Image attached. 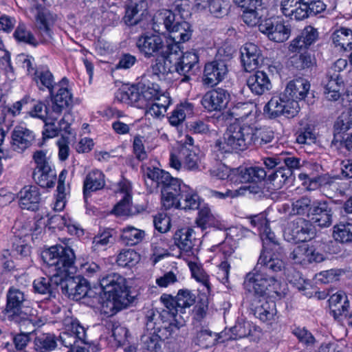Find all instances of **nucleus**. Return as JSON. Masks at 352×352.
Listing matches in <instances>:
<instances>
[{
	"label": "nucleus",
	"instance_id": "33",
	"mask_svg": "<svg viewBox=\"0 0 352 352\" xmlns=\"http://www.w3.org/2000/svg\"><path fill=\"white\" fill-rule=\"evenodd\" d=\"M239 173V183H258L267 177V172L259 166H240Z\"/></svg>",
	"mask_w": 352,
	"mask_h": 352
},
{
	"label": "nucleus",
	"instance_id": "51",
	"mask_svg": "<svg viewBox=\"0 0 352 352\" xmlns=\"http://www.w3.org/2000/svg\"><path fill=\"white\" fill-rule=\"evenodd\" d=\"M188 265L190 270L192 277L206 287L207 292L209 293L210 292L209 276L204 271L202 266L192 261L189 262Z\"/></svg>",
	"mask_w": 352,
	"mask_h": 352
},
{
	"label": "nucleus",
	"instance_id": "49",
	"mask_svg": "<svg viewBox=\"0 0 352 352\" xmlns=\"http://www.w3.org/2000/svg\"><path fill=\"white\" fill-rule=\"evenodd\" d=\"M14 37L19 43H23L34 47L38 45V41L34 34L23 23L19 24L16 27L14 32Z\"/></svg>",
	"mask_w": 352,
	"mask_h": 352
},
{
	"label": "nucleus",
	"instance_id": "17",
	"mask_svg": "<svg viewBox=\"0 0 352 352\" xmlns=\"http://www.w3.org/2000/svg\"><path fill=\"white\" fill-rule=\"evenodd\" d=\"M228 74V68L225 60L215 58L205 65L202 82L208 87H213L222 82Z\"/></svg>",
	"mask_w": 352,
	"mask_h": 352
},
{
	"label": "nucleus",
	"instance_id": "34",
	"mask_svg": "<svg viewBox=\"0 0 352 352\" xmlns=\"http://www.w3.org/2000/svg\"><path fill=\"white\" fill-rule=\"evenodd\" d=\"M30 103V109L28 111L31 117L39 118L45 120L47 118L52 121H56L58 118L56 115L52 113V107H47L43 102L36 101L30 98L29 104Z\"/></svg>",
	"mask_w": 352,
	"mask_h": 352
},
{
	"label": "nucleus",
	"instance_id": "45",
	"mask_svg": "<svg viewBox=\"0 0 352 352\" xmlns=\"http://www.w3.org/2000/svg\"><path fill=\"white\" fill-rule=\"evenodd\" d=\"M175 297L180 313H184L185 309L192 306L196 301V296L188 289H179Z\"/></svg>",
	"mask_w": 352,
	"mask_h": 352
},
{
	"label": "nucleus",
	"instance_id": "39",
	"mask_svg": "<svg viewBox=\"0 0 352 352\" xmlns=\"http://www.w3.org/2000/svg\"><path fill=\"white\" fill-rule=\"evenodd\" d=\"M226 334V331L220 333H215L208 329H201L197 332L194 342L203 348H208L214 345L220 338Z\"/></svg>",
	"mask_w": 352,
	"mask_h": 352
},
{
	"label": "nucleus",
	"instance_id": "21",
	"mask_svg": "<svg viewBox=\"0 0 352 352\" xmlns=\"http://www.w3.org/2000/svg\"><path fill=\"white\" fill-rule=\"evenodd\" d=\"M250 309L256 318L263 322L271 320L276 314V303L265 298L254 296L250 299Z\"/></svg>",
	"mask_w": 352,
	"mask_h": 352
},
{
	"label": "nucleus",
	"instance_id": "46",
	"mask_svg": "<svg viewBox=\"0 0 352 352\" xmlns=\"http://www.w3.org/2000/svg\"><path fill=\"white\" fill-rule=\"evenodd\" d=\"M137 47L141 54L145 57L150 58L154 54V34L146 32L139 37Z\"/></svg>",
	"mask_w": 352,
	"mask_h": 352
},
{
	"label": "nucleus",
	"instance_id": "23",
	"mask_svg": "<svg viewBox=\"0 0 352 352\" xmlns=\"http://www.w3.org/2000/svg\"><path fill=\"white\" fill-rule=\"evenodd\" d=\"M332 204L327 201H314L311 218L313 222L321 228L329 227L333 223Z\"/></svg>",
	"mask_w": 352,
	"mask_h": 352
},
{
	"label": "nucleus",
	"instance_id": "26",
	"mask_svg": "<svg viewBox=\"0 0 352 352\" xmlns=\"http://www.w3.org/2000/svg\"><path fill=\"white\" fill-rule=\"evenodd\" d=\"M68 80L63 78L62 80L56 85L58 87L57 94L55 96H51L52 113L56 114L58 118L62 111L67 109L72 102V94L67 89Z\"/></svg>",
	"mask_w": 352,
	"mask_h": 352
},
{
	"label": "nucleus",
	"instance_id": "40",
	"mask_svg": "<svg viewBox=\"0 0 352 352\" xmlns=\"http://www.w3.org/2000/svg\"><path fill=\"white\" fill-rule=\"evenodd\" d=\"M292 179V172L289 168H283L280 166L267 177V181L274 190L281 188Z\"/></svg>",
	"mask_w": 352,
	"mask_h": 352
},
{
	"label": "nucleus",
	"instance_id": "54",
	"mask_svg": "<svg viewBox=\"0 0 352 352\" xmlns=\"http://www.w3.org/2000/svg\"><path fill=\"white\" fill-rule=\"evenodd\" d=\"M50 278L40 277L34 280L33 287L34 292L41 294H48L49 296H55L54 289L56 285L51 281V274Z\"/></svg>",
	"mask_w": 352,
	"mask_h": 352
},
{
	"label": "nucleus",
	"instance_id": "47",
	"mask_svg": "<svg viewBox=\"0 0 352 352\" xmlns=\"http://www.w3.org/2000/svg\"><path fill=\"white\" fill-rule=\"evenodd\" d=\"M140 260V254L131 249L122 250L117 256L116 262L122 267H131Z\"/></svg>",
	"mask_w": 352,
	"mask_h": 352
},
{
	"label": "nucleus",
	"instance_id": "13",
	"mask_svg": "<svg viewBox=\"0 0 352 352\" xmlns=\"http://www.w3.org/2000/svg\"><path fill=\"white\" fill-rule=\"evenodd\" d=\"M346 66V60L340 58L334 63L327 74L326 81H324V94L328 100L336 101L340 98V90L343 84L340 72L345 69Z\"/></svg>",
	"mask_w": 352,
	"mask_h": 352
},
{
	"label": "nucleus",
	"instance_id": "7",
	"mask_svg": "<svg viewBox=\"0 0 352 352\" xmlns=\"http://www.w3.org/2000/svg\"><path fill=\"white\" fill-rule=\"evenodd\" d=\"M154 77L152 74H144L139 82V88L135 86L120 89L116 93V98L125 103L144 109L145 116L149 120L153 116L154 107Z\"/></svg>",
	"mask_w": 352,
	"mask_h": 352
},
{
	"label": "nucleus",
	"instance_id": "64",
	"mask_svg": "<svg viewBox=\"0 0 352 352\" xmlns=\"http://www.w3.org/2000/svg\"><path fill=\"white\" fill-rule=\"evenodd\" d=\"M289 17L296 21L303 20L310 16L307 2L302 0H297L294 8L291 10Z\"/></svg>",
	"mask_w": 352,
	"mask_h": 352
},
{
	"label": "nucleus",
	"instance_id": "24",
	"mask_svg": "<svg viewBox=\"0 0 352 352\" xmlns=\"http://www.w3.org/2000/svg\"><path fill=\"white\" fill-rule=\"evenodd\" d=\"M318 30L313 26H306L300 34L294 38L289 44V50L291 52H300L308 49L318 39Z\"/></svg>",
	"mask_w": 352,
	"mask_h": 352
},
{
	"label": "nucleus",
	"instance_id": "36",
	"mask_svg": "<svg viewBox=\"0 0 352 352\" xmlns=\"http://www.w3.org/2000/svg\"><path fill=\"white\" fill-rule=\"evenodd\" d=\"M311 184L312 188L322 187L324 190H331L336 193H343V190L340 188V179L337 177H331L327 175H320L313 179Z\"/></svg>",
	"mask_w": 352,
	"mask_h": 352
},
{
	"label": "nucleus",
	"instance_id": "15",
	"mask_svg": "<svg viewBox=\"0 0 352 352\" xmlns=\"http://www.w3.org/2000/svg\"><path fill=\"white\" fill-rule=\"evenodd\" d=\"M315 235V228L310 221L304 218H296L289 222L284 230V237L289 242H305Z\"/></svg>",
	"mask_w": 352,
	"mask_h": 352
},
{
	"label": "nucleus",
	"instance_id": "14",
	"mask_svg": "<svg viewBox=\"0 0 352 352\" xmlns=\"http://www.w3.org/2000/svg\"><path fill=\"white\" fill-rule=\"evenodd\" d=\"M196 147L188 148L186 145H181L171 153L170 165L176 170L183 166L187 170H195L199 168L200 159Z\"/></svg>",
	"mask_w": 352,
	"mask_h": 352
},
{
	"label": "nucleus",
	"instance_id": "35",
	"mask_svg": "<svg viewBox=\"0 0 352 352\" xmlns=\"http://www.w3.org/2000/svg\"><path fill=\"white\" fill-rule=\"evenodd\" d=\"M32 177L35 182L42 188H51L56 181V172L51 168L34 170Z\"/></svg>",
	"mask_w": 352,
	"mask_h": 352
},
{
	"label": "nucleus",
	"instance_id": "48",
	"mask_svg": "<svg viewBox=\"0 0 352 352\" xmlns=\"http://www.w3.org/2000/svg\"><path fill=\"white\" fill-rule=\"evenodd\" d=\"M30 97H25L22 100L14 102L11 107L2 106L0 111V124L6 121L7 115H11L12 117L18 116L23 107L29 104Z\"/></svg>",
	"mask_w": 352,
	"mask_h": 352
},
{
	"label": "nucleus",
	"instance_id": "19",
	"mask_svg": "<svg viewBox=\"0 0 352 352\" xmlns=\"http://www.w3.org/2000/svg\"><path fill=\"white\" fill-rule=\"evenodd\" d=\"M230 100L227 90L217 88L206 92L201 99V104L208 111H221L224 109Z\"/></svg>",
	"mask_w": 352,
	"mask_h": 352
},
{
	"label": "nucleus",
	"instance_id": "56",
	"mask_svg": "<svg viewBox=\"0 0 352 352\" xmlns=\"http://www.w3.org/2000/svg\"><path fill=\"white\" fill-rule=\"evenodd\" d=\"M311 248L307 245L296 247L289 254V258L295 263L307 265L309 263V254H311Z\"/></svg>",
	"mask_w": 352,
	"mask_h": 352
},
{
	"label": "nucleus",
	"instance_id": "10",
	"mask_svg": "<svg viewBox=\"0 0 352 352\" xmlns=\"http://www.w3.org/2000/svg\"><path fill=\"white\" fill-rule=\"evenodd\" d=\"M71 312L63 319L65 331L59 336L61 344L69 350H74L82 344H87L85 329L73 318Z\"/></svg>",
	"mask_w": 352,
	"mask_h": 352
},
{
	"label": "nucleus",
	"instance_id": "43",
	"mask_svg": "<svg viewBox=\"0 0 352 352\" xmlns=\"http://www.w3.org/2000/svg\"><path fill=\"white\" fill-rule=\"evenodd\" d=\"M31 332H20L18 333H12V344L7 342L5 344V348L10 352H15L16 351H23L25 349L28 343L30 342Z\"/></svg>",
	"mask_w": 352,
	"mask_h": 352
},
{
	"label": "nucleus",
	"instance_id": "29",
	"mask_svg": "<svg viewBox=\"0 0 352 352\" xmlns=\"http://www.w3.org/2000/svg\"><path fill=\"white\" fill-rule=\"evenodd\" d=\"M19 206L22 209L36 210L41 201V194L36 186H27L19 192Z\"/></svg>",
	"mask_w": 352,
	"mask_h": 352
},
{
	"label": "nucleus",
	"instance_id": "37",
	"mask_svg": "<svg viewBox=\"0 0 352 352\" xmlns=\"http://www.w3.org/2000/svg\"><path fill=\"white\" fill-rule=\"evenodd\" d=\"M34 80L40 89L46 88L49 90L50 96H53V89L56 84L54 82V76L47 67H41L35 70Z\"/></svg>",
	"mask_w": 352,
	"mask_h": 352
},
{
	"label": "nucleus",
	"instance_id": "4",
	"mask_svg": "<svg viewBox=\"0 0 352 352\" xmlns=\"http://www.w3.org/2000/svg\"><path fill=\"white\" fill-rule=\"evenodd\" d=\"M285 267V265L280 260L270 259L267 261L265 257L258 258L255 267L246 275L244 282L250 292L251 288L254 291L248 296L250 300L254 296L264 298L265 295L273 296V294L281 298L283 292L277 276Z\"/></svg>",
	"mask_w": 352,
	"mask_h": 352
},
{
	"label": "nucleus",
	"instance_id": "31",
	"mask_svg": "<svg viewBox=\"0 0 352 352\" xmlns=\"http://www.w3.org/2000/svg\"><path fill=\"white\" fill-rule=\"evenodd\" d=\"M105 186L104 175L99 170H93L85 177L83 183V195L85 201H87V198L92 192L101 190Z\"/></svg>",
	"mask_w": 352,
	"mask_h": 352
},
{
	"label": "nucleus",
	"instance_id": "27",
	"mask_svg": "<svg viewBox=\"0 0 352 352\" xmlns=\"http://www.w3.org/2000/svg\"><path fill=\"white\" fill-rule=\"evenodd\" d=\"M246 85L255 96H261L268 92L272 87L268 74L264 71L256 70L247 78Z\"/></svg>",
	"mask_w": 352,
	"mask_h": 352
},
{
	"label": "nucleus",
	"instance_id": "9",
	"mask_svg": "<svg viewBox=\"0 0 352 352\" xmlns=\"http://www.w3.org/2000/svg\"><path fill=\"white\" fill-rule=\"evenodd\" d=\"M101 290L113 305L126 306L129 302L126 279L117 273H111L100 280Z\"/></svg>",
	"mask_w": 352,
	"mask_h": 352
},
{
	"label": "nucleus",
	"instance_id": "60",
	"mask_svg": "<svg viewBox=\"0 0 352 352\" xmlns=\"http://www.w3.org/2000/svg\"><path fill=\"white\" fill-rule=\"evenodd\" d=\"M154 312H151L147 316V322L146 324V332L142 336V341L144 342L146 350L148 352L154 351V323L153 322Z\"/></svg>",
	"mask_w": 352,
	"mask_h": 352
},
{
	"label": "nucleus",
	"instance_id": "58",
	"mask_svg": "<svg viewBox=\"0 0 352 352\" xmlns=\"http://www.w3.org/2000/svg\"><path fill=\"white\" fill-rule=\"evenodd\" d=\"M291 63L295 68L302 70L313 67L316 64V58L310 53L305 52L294 56Z\"/></svg>",
	"mask_w": 352,
	"mask_h": 352
},
{
	"label": "nucleus",
	"instance_id": "44",
	"mask_svg": "<svg viewBox=\"0 0 352 352\" xmlns=\"http://www.w3.org/2000/svg\"><path fill=\"white\" fill-rule=\"evenodd\" d=\"M228 331L230 332V335L225 340H237L245 338L251 333V324L249 322L240 319Z\"/></svg>",
	"mask_w": 352,
	"mask_h": 352
},
{
	"label": "nucleus",
	"instance_id": "5",
	"mask_svg": "<svg viewBox=\"0 0 352 352\" xmlns=\"http://www.w3.org/2000/svg\"><path fill=\"white\" fill-rule=\"evenodd\" d=\"M285 267V265L280 260L270 259L267 261L265 257L258 258L255 267L246 275L244 282L250 292L251 288L254 291L248 296L250 300L254 296L264 298L265 295L273 296V294L281 298L283 292L277 276Z\"/></svg>",
	"mask_w": 352,
	"mask_h": 352
},
{
	"label": "nucleus",
	"instance_id": "30",
	"mask_svg": "<svg viewBox=\"0 0 352 352\" xmlns=\"http://www.w3.org/2000/svg\"><path fill=\"white\" fill-rule=\"evenodd\" d=\"M34 140L32 131L23 126H16L12 133V148L18 153H23L31 146Z\"/></svg>",
	"mask_w": 352,
	"mask_h": 352
},
{
	"label": "nucleus",
	"instance_id": "53",
	"mask_svg": "<svg viewBox=\"0 0 352 352\" xmlns=\"http://www.w3.org/2000/svg\"><path fill=\"white\" fill-rule=\"evenodd\" d=\"M144 232L133 227L124 228L121 234V239L127 245H135L143 239Z\"/></svg>",
	"mask_w": 352,
	"mask_h": 352
},
{
	"label": "nucleus",
	"instance_id": "16",
	"mask_svg": "<svg viewBox=\"0 0 352 352\" xmlns=\"http://www.w3.org/2000/svg\"><path fill=\"white\" fill-rule=\"evenodd\" d=\"M118 191L122 195V197L113 208L115 214L131 216L137 214L144 210L142 206L132 204V186L129 181L120 182Z\"/></svg>",
	"mask_w": 352,
	"mask_h": 352
},
{
	"label": "nucleus",
	"instance_id": "63",
	"mask_svg": "<svg viewBox=\"0 0 352 352\" xmlns=\"http://www.w3.org/2000/svg\"><path fill=\"white\" fill-rule=\"evenodd\" d=\"M208 9L215 17L221 18L228 14L230 3L226 0H210Z\"/></svg>",
	"mask_w": 352,
	"mask_h": 352
},
{
	"label": "nucleus",
	"instance_id": "42",
	"mask_svg": "<svg viewBox=\"0 0 352 352\" xmlns=\"http://www.w3.org/2000/svg\"><path fill=\"white\" fill-rule=\"evenodd\" d=\"M256 107L254 102H238L231 109V114L236 120L244 121L252 115Z\"/></svg>",
	"mask_w": 352,
	"mask_h": 352
},
{
	"label": "nucleus",
	"instance_id": "25",
	"mask_svg": "<svg viewBox=\"0 0 352 352\" xmlns=\"http://www.w3.org/2000/svg\"><path fill=\"white\" fill-rule=\"evenodd\" d=\"M241 62L246 72H250L262 64L263 58L257 45L245 43L241 49Z\"/></svg>",
	"mask_w": 352,
	"mask_h": 352
},
{
	"label": "nucleus",
	"instance_id": "18",
	"mask_svg": "<svg viewBox=\"0 0 352 352\" xmlns=\"http://www.w3.org/2000/svg\"><path fill=\"white\" fill-rule=\"evenodd\" d=\"M258 28L270 40L277 43L287 41L291 34L290 28L276 19H266L259 24Z\"/></svg>",
	"mask_w": 352,
	"mask_h": 352
},
{
	"label": "nucleus",
	"instance_id": "22",
	"mask_svg": "<svg viewBox=\"0 0 352 352\" xmlns=\"http://www.w3.org/2000/svg\"><path fill=\"white\" fill-rule=\"evenodd\" d=\"M56 21V16L49 11L38 12L36 17V27L42 42L50 43L54 40L52 28Z\"/></svg>",
	"mask_w": 352,
	"mask_h": 352
},
{
	"label": "nucleus",
	"instance_id": "6",
	"mask_svg": "<svg viewBox=\"0 0 352 352\" xmlns=\"http://www.w3.org/2000/svg\"><path fill=\"white\" fill-rule=\"evenodd\" d=\"M25 294L21 290L11 287L6 295V305L3 314L6 319L21 327L25 326L31 329L39 325L40 320L36 311L28 305Z\"/></svg>",
	"mask_w": 352,
	"mask_h": 352
},
{
	"label": "nucleus",
	"instance_id": "57",
	"mask_svg": "<svg viewBox=\"0 0 352 352\" xmlns=\"http://www.w3.org/2000/svg\"><path fill=\"white\" fill-rule=\"evenodd\" d=\"M239 167L230 168L221 164L213 170V175L220 179H228L233 183H239Z\"/></svg>",
	"mask_w": 352,
	"mask_h": 352
},
{
	"label": "nucleus",
	"instance_id": "8",
	"mask_svg": "<svg viewBox=\"0 0 352 352\" xmlns=\"http://www.w3.org/2000/svg\"><path fill=\"white\" fill-rule=\"evenodd\" d=\"M250 125L231 124L227 128L222 140H217L214 148L221 153L245 151L252 144Z\"/></svg>",
	"mask_w": 352,
	"mask_h": 352
},
{
	"label": "nucleus",
	"instance_id": "38",
	"mask_svg": "<svg viewBox=\"0 0 352 352\" xmlns=\"http://www.w3.org/2000/svg\"><path fill=\"white\" fill-rule=\"evenodd\" d=\"M331 38L336 47H340L344 51L352 49L351 29L340 28L332 34Z\"/></svg>",
	"mask_w": 352,
	"mask_h": 352
},
{
	"label": "nucleus",
	"instance_id": "55",
	"mask_svg": "<svg viewBox=\"0 0 352 352\" xmlns=\"http://www.w3.org/2000/svg\"><path fill=\"white\" fill-rule=\"evenodd\" d=\"M312 206L313 203L311 199L303 196L292 203L291 213L294 215L308 214L309 216H311Z\"/></svg>",
	"mask_w": 352,
	"mask_h": 352
},
{
	"label": "nucleus",
	"instance_id": "50",
	"mask_svg": "<svg viewBox=\"0 0 352 352\" xmlns=\"http://www.w3.org/2000/svg\"><path fill=\"white\" fill-rule=\"evenodd\" d=\"M250 129L252 130L250 135L252 136V144L263 146L271 142L274 140V133L271 130L261 128L257 129L252 126H250Z\"/></svg>",
	"mask_w": 352,
	"mask_h": 352
},
{
	"label": "nucleus",
	"instance_id": "59",
	"mask_svg": "<svg viewBox=\"0 0 352 352\" xmlns=\"http://www.w3.org/2000/svg\"><path fill=\"white\" fill-rule=\"evenodd\" d=\"M170 102L168 93L155 87V107L158 109L157 111H155V116H164Z\"/></svg>",
	"mask_w": 352,
	"mask_h": 352
},
{
	"label": "nucleus",
	"instance_id": "28",
	"mask_svg": "<svg viewBox=\"0 0 352 352\" xmlns=\"http://www.w3.org/2000/svg\"><path fill=\"white\" fill-rule=\"evenodd\" d=\"M148 3L142 0L138 2L130 0L126 4L125 15L123 17L124 23L128 26H133L138 24L147 14Z\"/></svg>",
	"mask_w": 352,
	"mask_h": 352
},
{
	"label": "nucleus",
	"instance_id": "12",
	"mask_svg": "<svg viewBox=\"0 0 352 352\" xmlns=\"http://www.w3.org/2000/svg\"><path fill=\"white\" fill-rule=\"evenodd\" d=\"M175 300V296L168 294H163L160 298V302L165 307L160 313V318L163 323L168 324V326L165 324L164 328L169 333V335L174 331L175 329H179L185 323L182 317L177 316L179 308L177 307Z\"/></svg>",
	"mask_w": 352,
	"mask_h": 352
},
{
	"label": "nucleus",
	"instance_id": "32",
	"mask_svg": "<svg viewBox=\"0 0 352 352\" xmlns=\"http://www.w3.org/2000/svg\"><path fill=\"white\" fill-rule=\"evenodd\" d=\"M310 89L309 82L305 78H298L291 80L287 85L284 94L289 99L304 100L309 93Z\"/></svg>",
	"mask_w": 352,
	"mask_h": 352
},
{
	"label": "nucleus",
	"instance_id": "20",
	"mask_svg": "<svg viewBox=\"0 0 352 352\" xmlns=\"http://www.w3.org/2000/svg\"><path fill=\"white\" fill-rule=\"evenodd\" d=\"M175 243L183 252L186 253L197 252L201 241L195 236V230L190 228L178 230L174 234Z\"/></svg>",
	"mask_w": 352,
	"mask_h": 352
},
{
	"label": "nucleus",
	"instance_id": "52",
	"mask_svg": "<svg viewBox=\"0 0 352 352\" xmlns=\"http://www.w3.org/2000/svg\"><path fill=\"white\" fill-rule=\"evenodd\" d=\"M333 236L342 243L352 242V223L336 225L333 227Z\"/></svg>",
	"mask_w": 352,
	"mask_h": 352
},
{
	"label": "nucleus",
	"instance_id": "61",
	"mask_svg": "<svg viewBox=\"0 0 352 352\" xmlns=\"http://www.w3.org/2000/svg\"><path fill=\"white\" fill-rule=\"evenodd\" d=\"M352 126V109L344 111L337 118L334 124V129L337 133H344Z\"/></svg>",
	"mask_w": 352,
	"mask_h": 352
},
{
	"label": "nucleus",
	"instance_id": "11",
	"mask_svg": "<svg viewBox=\"0 0 352 352\" xmlns=\"http://www.w3.org/2000/svg\"><path fill=\"white\" fill-rule=\"evenodd\" d=\"M300 109L298 102L289 99L283 93L273 96L264 107V113L270 118H276L281 116L287 118L295 117Z\"/></svg>",
	"mask_w": 352,
	"mask_h": 352
},
{
	"label": "nucleus",
	"instance_id": "2",
	"mask_svg": "<svg viewBox=\"0 0 352 352\" xmlns=\"http://www.w3.org/2000/svg\"><path fill=\"white\" fill-rule=\"evenodd\" d=\"M42 259L46 265L51 281L60 287L61 292L72 299L82 276H74L76 272V256L69 247L52 246L42 252Z\"/></svg>",
	"mask_w": 352,
	"mask_h": 352
},
{
	"label": "nucleus",
	"instance_id": "3",
	"mask_svg": "<svg viewBox=\"0 0 352 352\" xmlns=\"http://www.w3.org/2000/svg\"><path fill=\"white\" fill-rule=\"evenodd\" d=\"M156 188L161 192V204L165 210H197L201 204L199 196L169 173L155 168Z\"/></svg>",
	"mask_w": 352,
	"mask_h": 352
},
{
	"label": "nucleus",
	"instance_id": "1",
	"mask_svg": "<svg viewBox=\"0 0 352 352\" xmlns=\"http://www.w3.org/2000/svg\"><path fill=\"white\" fill-rule=\"evenodd\" d=\"M155 24L163 25L170 34H155V76L160 80H166L167 76L174 72L184 77L182 82H188L187 75L199 62V56L195 52H187L177 58L179 50L177 43L186 42L191 36L190 25L186 21L175 22V14L168 9L157 11L155 15Z\"/></svg>",
	"mask_w": 352,
	"mask_h": 352
},
{
	"label": "nucleus",
	"instance_id": "62",
	"mask_svg": "<svg viewBox=\"0 0 352 352\" xmlns=\"http://www.w3.org/2000/svg\"><path fill=\"white\" fill-rule=\"evenodd\" d=\"M197 223L202 228L207 227H216L218 225V221L211 213L210 208L208 206H204L199 212V216L197 219Z\"/></svg>",
	"mask_w": 352,
	"mask_h": 352
},
{
	"label": "nucleus",
	"instance_id": "41",
	"mask_svg": "<svg viewBox=\"0 0 352 352\" xmlns=\"http://www.w3.org/2000/svg\"><path fill=\"white\" fill-rule=\"evenodd\" d=\"M36 351L48 352L54 350L57 346V339L54 334L41 333L34 338Z\"/></svg>",
	"mask_w": 352,
	"mask_h": 352
}]
</instances>
